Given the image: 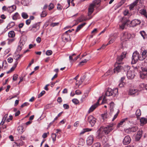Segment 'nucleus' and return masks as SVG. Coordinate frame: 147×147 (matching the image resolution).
I'll return each instance as SVG.
<instances>
[{
    "instance_id": "13d9d810",
    "label": "nucleus",
    "mask_w": 147,
    "mask_h": 147,
    "mask_svg": "<svg viewBox=\"0 0 147 147\" xmlns=\"http://www.w3.org/2000/svg\"><path fill=\"white\" fill-rule=\"evenodd\" d=\"M29 105V103L27 102H25L23 103V104H22L21 105V107L22 108L23 107H25V106H27L28 105Z\"/></svg>"
},
{
    "instance_id": "a878e982",
    "label": "nucleus",
    "mask_w": 147,
    "mask_h": 147,
    "mask_svg": "<svg viewBox=\"0 0 147 147\" xmlns=\"http://www.w3.org/2000/svg\"><path fill=\"white\" fill-rule=\"evenodd\" d=\"M140 87L141 88L140 89V90H144L145 89L147 90V84L145 85L144 84H142L140 85Z\"/></svg>"
},
{
    "instance_id": "1a4fd4ad",
    "label": "nucleus",
    "mask_w": 147,
    "mask_h": 147,
    "mask_svg": "<svg viewBox=\"0 0 147 147\" xmlns=\"http://www.w3.org/2000/svg\"><path fill=\"white\" fill-rule=\"evenodd\" d=\"M126 53L125 52H123L121 54L120 56H118L117 58L116 63L118 64H121V62L123 59L125 57Z\"/></svg>"
},
{
    "instance_id": "680f3d73",
    "label": "nucleus",
    "mask_w": 147,
    "mask_h": 147,
    "mask_svg": "<svg viewBox=\"0 0 147 147\" xmlns=\"http://www.w3.org/2000/svg\"><path fill=\"white\" fill-rule=\"evenodd\" d=\"M57 8L58 9L61 10L62 9V7L59 4H58Z\"/></svg>"
},
{
    "instance_id": "9d476101",
    "label": "nucleus",
    "mask_w": 147,
    "mask_h": 147,
    "mask_svg": "<svg viewBox=\"0 0 147 147\" xmlns=\"http://www.w3.org/2000/svg\"><path fill=\"white\" fill-rule=\"evenodd\" d=\"M96 119L93 116L90 115L88 118V121L90 124L92 126L94 125L96 122Z\"/></svg>"
},
{
    "instance_id": "6ab92c4d",
    "label": "nucleus",
    "mask_w": 147,
    "mask_h": 147,
    "mask_svg": "<svg viewBox=\"0 0 147 147\" xmlns=\"http://www.w3.org/2000/svg\"><path fill=\"white\" fill-rule=\"evenodd\" d=\"M142 131H139L138 132L136 136V141H139L141 138L142 136Z\"/></svg>"
},
{
    "instance_id": "b1692460",
    "label": "nucleus",
    "mask_w": 147,
    "mask_h": 147,
    "mask_svg": "<svg viewBox=\"0 0 147 147\" xmlns=\"http://www.w3.org/2000/svg\"><path fill=\"white\" fill-rule=\"evenodd\" d=\"M86 24V23H82V24H80L78 26L76 29V32H78V31Z\"/></svg>"
},
{
    "instance_id": "9b49d317",
    "label": "nucleus",
    "mask_w": 147,
    "mask_h": 147,
    "mask_svg": "<svg viewBox=\"0 0 147 147\" xmlns=\"http://www.w3.org/2000/svg\"><path fill=\"white\" fill-rule=\"evenodd\" d=\"M94 137L92 135H90L87 138L86 140V143L88 145H91L94 140Z\"/></svg>"
},
{
    "instance_id": "4468645a",
    "label": "nucleus",
    "mask_w": 147,
    "mask_h": 147,
    "mask_svg": "<svg viewBox=\"0 0 147 147\" xmlns=\"http://www.w3.org/2000/svg\"><path fill=\"white\" fill-rule=\"evenodd\" d=\"M131 140L130 137L129 136H126L123 140V143L124 144H128L131 142Z\"/></svg>"
},
{
    "instance_id": "393cba45",
    "label": "nucleus",
    "mask_w": 147,
    "mask_h": 147,
    "mask_svg": "<svg viewBox=\"0 0 147 147\" xmlns=\"http://www.w3.org/2000/svg\"><path fill=\"white\" fill-rule=\"evenodd\" d=\"M18 64V62L16 61L13 66L7 72V73L8 74L9 72H11L13 71L16 67Z\"/></svg>"
},
{
    "instance_id": "603ef678",
    "label": "nucleus",
    "mask_w": 147,
    "mask_h": 147,
    "mask_svg": "<svg viewBox=\"0 0 147 147\" xmlns=\"http://www.w3.org/2000/svg\"><path fill=\"white\" fill-rule=\"evenodd\" d=\"M18 76L17 74H14L13 75V80L14 81H16L18 78Z\"/></svg>"
},
{
    "instance_id": "72a5a7b5",
    "label": "nucleus",
    "mask_w": 147,
    "mask_h": 147,
    "mask_svg": "<svg viewBox=\"0 0 147 147\" xmlns=\"http://www.w3.org/2000/svg\"><path fill=\"white\" fill-rule=\"evenodd\" d=\"M22 16L24 19H27L28 17V16L27 13L25 12H23L22 13Z\"/></svg>"
},
{
    "instance_id": "69168bd1",
    "label": "nucleus",
    "mask_w": 147,
    "mask_h": 147,
    "mask_svg": "<svg viewBox=\"0 0 147 147\" xmlns=\"http://www.w3.org/2000/svg\"><path fill=\"white\" fill-rule=\"evenodd\" d=\"M7 60L9 63H11L12 62L13 59L11 57H9L7 59Z\"/></svg>"
},
{
    "instance_id": "f257e3e1",
    "label": "nucleus",
    "mask_w": 147,
    "mask_h": 147,
    "mask_svg": "<svg viewBox=\"0 0 147 147\" xmlns=\"http://www.w3.org/2000/svg\"><path fill=\"white\" fill-rule=\"evenodd\" d=\"M101 1L100 0H94L90 5L88 8V15L90 16L94 11V8L98 7L100 5Z\"/></svg>"
},
{
    "instance_id": "f704fd0d",
    "label": "nucleus",
    "mask_w": 147,
    "mask_h": 147,
    "mask_svg": "<svg viewBox=\"0 0 147 147\" xmlns=\"http://www.w3.org/2000/svg\"><path fill=\"white\" fill-rule=\"evenodd\" d=\"M51 136L54 142L56 140L57 134H56L52 133L51 134Z\"/></svg>"
},
{
    "instance_id": "2eb2a0df",
    "label": "nucleus",
    "mask_w": 147,
    "mask_h": 147,
    "mask_svg": "<svg viewBox=\"0 0 147 147\" xmlns=\"http://www.w3.org/2000/svg\"><path fill=\"white\" fill-rule=\"evenodd\" d=\"M141 23L140 21L135 19L132 21L131 22V24L132 26H136L140 24Z\"/></svg>"
},
{
    "instance_id": "864d4df0",
    "label": "nucleus",
    "mask_w": 147,
    "mask_h": 147,
    "mask_svg": "<svg viewBox=\"0 0 147 147\" xmlns=\"http://www.w3.org/2000/svg\"><path fill=\"white\" fill-rule=\"evenodd\" d=\"M119 113V110H118L117 113L115 115L113 118L112 119V121H113L117 117Z\"/></svg>"
},
{
    "instance_id": "412c9836",
    "label": "nucleus",
    "mask_w": 147,
    "mask_h": 147,
    "mask_svg": "<svg viewBox=\"0 0 147 147\" xmlns=\"http://www.w3.org/2000/svg\"><path fill=\"white\" fill-rule=\"evenodd\" d=\"M139 0H136L134 2L130 4L129 6V9L130 10L132 9L135 6L138 2Z\"/></svg>"
},
{
    "instance_id": "4be33fe9",
    "label": "nucleus",
    "mask_w": 147,
    "mask_h": 147,
    "mask_svg": "<svg viewBox=\"0 0 147 147\" xmlns=\"http://www.w3.org/2000/svg\"><path fill=\"white\" fill-rule=\"evenodd\" d=\"M127 118H126L124 119H122L121 121L117 125V127H119L121 126L125 122L127 121Z\"/></svg>"
},
{
    "instance_id": "39448f33",
    "label": "nucleus",
    "mask_w": 147,
    "mask_h": 147,
    "mask_svg": "<svg viewBox=\"0 0 147 147\" xmlns=\"http://www.w3.org/2000/svg\"><path fill=\"white\" fill-rule=\"evenodd\" d=\"M131 37V35L128 32H123L121 35V40L124 41H127L129 40Z\"/></svg>"
},
{
    "instance_id": "a211bd4d",
    "label": "nucleus",
    "mask_w": 147,
    "mask_h": 147,
    "mask_svg": "<svg viewBox=\"0 0 147 147\" xmlns=\"http://www.w3.org/2000/svg\"><path fill=\"white\" fill-rule=\"evenodd\" d=\"M138 90L134 88H131L129 92V94L131 95H133L138 92Z\"/></svg>"
},
{
    "instance_id": "cd10ccee",
    "label": "nucleus",
    "mask_w": 147,
    "mask_h": 147,
    "mask_svg": "<svg viewBox=\"0 0 147 147\" xmlns=\"http://www.w3.org/2000/svg\"><path fill=\"white\" fill-rule=\"evenodd\" d=\"M140 13L141 14L143 15L147 18V13L145 9H143L140 10Z\"/></svg>"
},
{
    "instance_id": "c85d7f7f",
    "label": "nucleus",
    "mask_w": 147,
    "mask_h": 147,
    "mask_svg": "<svg viewBox=\"0 0 147 147\" xmlns=\"http://www.w3.org/2000/svg\"><path fill=\"white\" fill-rule=\"evenodd\" d=\"M147 73L141 72L140 74V77L142 79H144L146 76Z\"/></svg>"
},
{
    "instance_id": "0eeeda50",
    "label": "nucleus",
    "mask_w": 147,
    "mask_h": 147,
    "mask_svg": "<svg viewBox=\"0 0 147 147\" xmlns=\"http://www.w3.org/2000/svg\"><path fill=\"white\" fill-rule=\"evenodd\" d=\"M113 125V123L109 124L103 128V131L105 134H108L114 129Z\"/></svg>"
},
{
    "instance_id": "20e7f679",
    "label": "nucleus",
    "mask_w": 147,
    "mask_h": 147,
    "mask_svg": "<svg viewBox=\"0 0 147 147\" xmlns=\"http://www.w3.org/2000/svg\"><path fill=\"white\" fill-rule=\"evenodd\" d=\"M40 26V22L33 24L29 27V30L32 32H35L39 30Z\"/></svg>"
},
{
    "instance_id": "aec40b11",
    "label": "nucleus",
    "mask_w": 147,
    "mask_h": 147,
    "mask_svg": "<svg viewBox=\"0 0 147 147\" xmlns=\"http://www.w3.org/2000/svg\"><path fill=\"white\" fill-rule=\"evenodd\" d=\"M141 125H143L146 124L147 122V118L144 117H142L140 119Z\"/></svg>"
},
{
    "instance_id": "5fc2aeb1",
    "label": "nucleus",
    "mask_w": 147,
    "mask_h": 147,
    "mask_svg": "<svg viewBox=\"0 0 147 147\" xmlns=\"http://www.w3.org/2000/svg\"><path fill=\"white\" fill-rule=\"evenodd\" d=\"M76 54L75 53H74L72 54L71 55H70L69 56V59L70 60H73V56H74L76 55Z\"/></svg>"
},
{
    "instance_id": "f03ea898",
    "label": "nucleus",
    "mask_w": 147,
    "mask_h": 147,
    "mask_svg": "<svg viewBox=\"0 0 147 147\" xmlns=\"http://www.w3.org/2000/svg\"><path fill=\"white\" fill-rule=\"evenodd\" d=\"M129 69H130V67L129 66H122L119 64H118V65L114 69V70L115 73L117 72V73L118 72L123 70L125 72L127 71V70Z\"/></svg>"
},
{
    "instance_id": "0e129e2a",
    "label": "nucleus",
    "mask_w": 147,
    "mask_h": 147,
    "mask_svg": "<svg viewBox=\"0 0 147 147\" xmlns=\"http://www.w3.org/2000/svg\"><path fill=\"white\" fill-rule=\"evenodd\" d=\"M31 22V21L30 20V19H28L26 20V23L27 25H29L30 24Z\"/></svg>"
},
{
    "instance_id": "7c9ffc66",
    "label": "nucleus",
    "mask_w": 147,
    "mask_h": 147,
    "mask_svg": "<svg viewBox=\"0 0 147 147\" xmlns=\"http://www.w3.org/2000/svg\"><path fill=\"white\" fill-rule=\"evenodd\" d=\"M18 130L20 134H22L24 131V128L22 126H19L18 127Z\"/></svg>"
},
{
    "instance_id": "49530a36",
    "label": "nucleus",
    "mask_w": 147,
    "mask_h": 147,
    "mask_svg": "<svg viewBox=\"0 0 147 147\" xmlns=\"http://www.w3.org/2000/svg\"><path fill=\"white\" fill-rule=\"evenodd\" d=\"M15 23L13 22H11L7 26V27H9V28H11L14 26L15 25Z\"/></svg>"
},
{
    "instance_id": "6e6552de",
    "label": "nucleus",
    "mask_w": 147,
    "mask_h": 147,
    "mask_svg": "<svg viewBox=\"0 0 147 147\" xmlns=\"http://www.w3.org/2000/svg\"><path fill=\"white\" fill-rule=\"evenodd\" d=\"M128 69L127 70V78L129 79H132L135 76L134 72V70Z\"/></svg>"
},
{
    "instance_id": "f8f14e48",
    "label": "nucleus",
    "mask_w": 147,
    "mask_h": 147,
    "mask_svg": "<svg viewBox=\"0 0 147 147\" xmlns=\"http://www.w3.org/2000/svg\"><path fill=\"white\" fill-rule=\"evenodd\" d=\"M62 39L63 41L64 42H67L70 39V36L68 34L65 32L62 35Z\"/></svg>"
},
{
    "instance_id": "ea45409f",
    "label": "nucleus",
    "mask_w": 147,
    "mask_h": 147,
    "mask_svg": "<svg viewBox=\"0 0 147 147\" xmlns=\"http://www.w3.org/2000/svg\"><path fill=\"white\" fill-rule=\"evenodd\" d=\"M137 127H133L131 128H130V130L131 132H135L137 130Z\"/></svg>"
},
{
    "instance_id": "4c0bfd02",
    "label": "nucleus",
    "mask_w": 147,
    "mask_h": 147,
    "mask_svg": "<svg viewBox=\"0 0 147 147\" xmlns=\"http://www.w3.org/2000/svg\"><path fill=\"white\" fill-rule=\"evenodd\" d=\"M7 115H8V114H6L4 116V117L3 118V119H2V121H1V123L0 124V125H1V124H2V125L4 123V121L5 120L6 118L7 117Z\"/></svg>"
},
{
    "instance_id": "6e6d98bb",
    "label": "nucleus",
    "mask_w": 147,
    "mask_h": 147,
    "mask_svg": "<svg viewBox=\"0 0 147 147\" xmlns=\"http://www.w3.org/2000/svg\"><path fill=\"white\" fill-rule=\"evenodd\" d=\"M59 24V22L53 23L51 24V26L52 27H54L55 26L58 25Z\"/></svg>"
},
{
    "instance_id": "dca6fc26",
    "label": "nucleus",
    "mask_w": 147,
    "mask_h": 147,
    "mask_svg": "<svg viewBox=\"0 0 147 147\" xmlns=\"http://www.w3.org/2000/svg\"><path fill=\"white\" fill-rule=\"evenodd\" d=\"M143 51V50L141 49V53L142 56H140V61H142L145 59L146 57V55L147 53V51L146 50H144L143 51Z\"/></svg>"
},
{
    "instance_id": "f3484780",
    "label": "nucleus",
    "mask_w": 147,
    "mask_h": 147,
    "mask_svg": "<svg viewBox=\"0 0 147 147\" xmlns=\"http://www.w3.org/2000/svg\"><path fill=\"white\" fill-rule=\"evenodd\" d=\"M16 8V6L13 5L7 8V10L9 13H11L15 10Z\"/></svg>"
},
{
    "instance_id": "423d86ee",
    "label": "nucleus",
    "mask_w": 147,
    "mask_h": 147,
    "mask_svg": "<svg viewBox=\"0 0 147 147\" xmlns=\"http://www.w3.org/2000/svg\"><path fill=\"white\" fill-rule=\"evenodd\" d=\"M140 57L139 53L137 51H135L133 53L132 57V63H135L138 59L140 60Z\"/></svg>"
},
{
    "instance_id": "58836bf2",
    "label": "nucleus",
    "mask_w": 147,
    "mask_h": 147,
    "mask_svg": "<svg viewBox=\"0 0 147 147\" xmlns=\"http://www.w3.org/2000/svg\"><path fill=\"white\" fill-rule=\"evenodd\" d=\"M20 45L18 47L17 50L18 51H20L22 49V47L24 45V43L23 42H21V40L20 42Z\"/></svg>"
},
{
    "instance_id": "3c124183",
    "label": "nucleus",
    "mask_w": 147,
    "mask_h": 147,
    "mask_svg": "<svg viewBox=\"0 0 147 147\" xmlns=\"http://www.w3.org/2000/svg\"><path fill=\"white\" fill-rule=\"evenodd\" d=\"M49 10H50L54 8L53 4L52 3H51L49 5Z\"/></svg>"
},
{
    "instance_id": "e433bc0d",
    "label": "nucleus",
    "mask_w": 147,
    "mask_h": 147,
    "mask_svg": "<svg viewBox=\"0 0 147 147\" xmlns=\"http://www.w3.org/2000/svg\"><path fill=\"white\" fill-rule=\"evenodd\" d=\"M86 19H84V16H81L78 19V21L79 22H81L84 20H86Z\"/></svg>"
},
{
    "instance_id": "5701e85b",
    "label": "nucleus",
    "mask_w": 147,
    "mask_h": 147,
    "mask_svg": "<svg viewBox=\"0 0 147 147\" xmlns=\"http://www.w3.org/2000/svg\"><path fill=\"white\" fill-rule=\"evenodd\" d=\"M15 35V32L13 31H9L8 33V36L9 37H14Z\"/></svg>"
},
{
    "instance_id": "338daca9",
    "label": "nucleus",
    "mask_w": 147,
    "mask_h": 147,
    "mask_svg": "<svg viewBox=\"0 0 147 147\" xmlns=\"http://www.w3.org/2000/svg\"><path fill=\"white\" fill-rule=\"evenodd\" d=\"M75 93L76 94L79 95L82 93L79 90H77L75 91Z\"/></svg>"
},
{
    "instance_id": "7ed1b4c3",
    "label": "nucleus",
    "mask_w": 147,
    "mask_h": 147,
    "mask_svg": "<svg viewBox=\"0 0 147 147\" xmlns=\"http://www.w3.org/2000/svg\"><path fill=\"white\" fill-rule=\"evenodd\" d=\"M118 95V89L116 88L112 90L110 88H109L105 93L106 96H117Z\"/></svg>"
},
{
    "instance_id": "09e8293b",
    "label": "nucleus",
    "mask_w": 147,
    "mask_h": 147,
    "mask_svg": "<svg viewBox=\"0 0 147 147\" xmlns=\"http://www.w3.org/2000/svg\"><path fill=\"white\" fill-rule=\"evenodd\" d=\"M52 53V51L51 50L47 51L46 53V54L47 55H50Z\"/></svg>"
},
{
    "instance_id": "2f4dec72",
    "label": "nucleus",
    "mask_w": 147,
    "mask_h": 147,
    "mask_svg": "<svg viewBox=\"0 0 147 147\" xmlns=\"http://www.w3.org/2000/svg\"><path fill=\"white\" fill-rule=\"evenodd\" d=\"M110 111L111 112H113V108L114 106V103L113 102H111L110 103Z\"/></svg>"
},
{
    "instance_id": "79ce46f5",
    "label": "nucleus",
    "mask_w": 147,
    "mask_h": 147,
    "mask_svg": "<svg viewBox=\"0 0 147 147\" xmlns=\"http://www.w3.org/2000/svg\"><path fill=\"white\" fill-rule=\"evenodd\" d=\"M47 13L45 12V11L43 10L40 16L41 17H44L46 16H47Z\"/></svg>"
},
{
    "instance_id": "473e14b6",
    "label": "nucleus",
    "mask_w": 147,
    "mask_h": 147,
    "mask_svg": "<svg viewBox=\"0 0 147 147\" xmlns=\"http://www.w3.org/2000/svg\"><path fill=\"white\" fill-rule=\"evenodd\" d=\"M91 57V56L90 55H88V59H84V60L80 62V64H81L82 63H86L90 59Z\"/></svg>"
},
{
    "instance_id": "e2e57ef3",
    "label": "nucleus",
    "mask_w": 147,
    "mask_h": 147,
    "mask_svg": "<svg viewBox=\"0 0 147 147\" xmlns=\"http://www.w3.org/2000/svg\"><path fill=\"white\" fill-rule=\"evenodd\" d=\"M142 72L144 73L147 72V68L146 67H142Z\"/></svg>"
},
{
    "instance_id": "c9c22d12",
    "label": "nucleus",
    "mask_w": 147,
    "mask_h": 147,
    "mask_svg": "<svg viewBox=\"0 0 147 147\" xmlns=\"http://www.w3.org/2000/svg\"><path fill=\"white\" fill-rule=\"evenodd\" d=\"M136 115L137 117H140L141 115V111L140 109H138L136 112Z\"/></svg>"
},
{
    "instance_id": "a19ab883",
    "label": "nucleus",
    "mask_w": 147,
    "mask_h": 147,
    "mask_svg": "<svg viewBox=\"0 0 147 147\" xmlns=\"http://www.w3.org/2000/svg\"><path fill=\"white\" fill-rule=\"evenodd\" d=\"M140 34L144 39H145L146 37V34L144 31H142L140 32Z\"/></svg>"
},
{
    "instance_id": "ddd939ff",
    "label": "nucleus",
    "mask_w": 147,
    "mask_h": 147,
    "mask_svg": "<svg viewBox=\"0 0 147 147\" xmlns=\"http://www.w3.org/2000/svg\"><path fill=\"white\" fill-rule=\"evenodd\" d=\"M99 105L98 101H97L96 103L92 105L88 111V113H90L92 112Z\"/></svg>"
},
{
    "instance_id": "37998d69",
    "label": "nucleus",
    "mask_w": 147,
    "mask_h": 147,
    "mask_svg": "<svg viewBox=\"0 0 147 147\" xmlns=\"http://www.w3.org/2000/svg\"><path fill=\"white\" fill-rule=\"evenodd\" d=\"M100 144L99 142H96L94 144L92 147H100Z\"/></svg>"
},
{
    "instance_id": "c03bdc74",
    "label": "nucleus",
    "mask_w": 147,
    "mask_h": 147,
    "mask_svg": "<svg viewBox=\"0 0 147 147\" xmlns=\"http://www.w3.org/2000/svg\"><path fill=\"white\" fill-rule=\"evenodd\" d=\"M89 129L88 128H86L83 130L80 133V135L84 134L85 132L89 131Z\"/></svg>"
},
{
    "instance_id": "4d7b16f0",
    "label": "nucleus",
    "mask_w": 147,
    "mask_h": 147,
    "mask_svg": "<svg viewBox=\"0 0 147 147\" xmlns=\"http://www.w3.org/2000/svg\"><path fill=\"white\" fill-rule=\"evenodd\" d=\"M88 96V94L87 93H85L83 95L82 100L84 99L86 97Z\"/></svg>"
},
{
    "instance_id": "774afa93",
    "label": "nucleus",
    "mask_w": 147,
    "mask_h": 147,
    "mask_svg": "<svg viewBox=\"0 0 147 147\" xmlns=\"http://www.w3.org/2000/svg\"><path fill=\"white\" fill-rule=\"evenodd\" d=\"M129 13V11L128 10H125L123 12V14L124 16H126Z\"/></svg>"
},
{
    "instance_id": "8fccbe9b",
    "label": "nucleus",
    "mask_w": 147,
    "mask_h": 147,
    "mask_svg": "<svg viewBox=\"0 0 147 147\" xmlns=\"http://www.w3.org/2000/svg\"><path fill=\"white\" fill-rule=\"evenodd\" d=\"M45 91L44 90L42 91L41 93L38 95V98H40L45 93Z\"/></svg>"
},
{
    "instance_id": "a18cd8bd",
    "label": "nucleus",
    "mask_w": 147,
    "mask_h": 147,
    "mask_svg": "<svg viewBox=\"0 0 147 147\" xmlns=\"http://www.w3.org/2000/svg\"><path fill=\"white\" fill-rule=\"evenodd\" d=\"M80 80L81 81V83H80L79 84H78L76 82V86H79V85H81L82 83V82L84 80V79L83 77L81 78Z\"/></svg>"
},
{
    "instance_id": "bf43d9fd",
    "label": "nucleus",
    "mask_w": 147,
    "mask_h": 147,
    "mask_svg": "<svg viewBox=\"0 0 147 147\" xmlns=\"http://www.w3.org/2000/svg\"><path fill=\"white\" fill-rule=\"evenodd\" d=\"M22 55H17L16 57V61L18 62V59H20L21 57H22Z\"/></svg>"
},
{
    "instance_id": "bb28decb",
    "label": "nucleus",
    "mask_w": 147,
    "mask_h": 147,
    "mask_svg": "<svg viewBox=\"0 0 147 147\" xmlns=\"http://www.w3.org/2000/svg\"><path fill=\"white\" fill-rule=\"evenodd\" d=\"M19 15L17 12L12 17V19L13 20H16L19 18Z\"/></svg>"
},
{
    "instance_id": "c756f323",
    "label": "nucleus",
    "mask_w": 147,
    "mask_h": 147,
    "mask_svg": "<svg viewBox=\"0 0 147 147\" xmlns=\"http://www.w3.org/2000/svg\"><path fill=\"white\" fill-rule=\"evenodd\" d=\"M129 21L128 20H127L125 22L123 23L120 26V28H121L122 30H123L125 26L127 24V22Z\"/></svg>"
},
{
    "instance_id": "de8ad7c7",
    "label": "nucleus",
    "mask_w": 147,
    "mask_h": 147,
    "mask_svg": "<svg viewBox=\"0 0 147 147\" xmlns=\"http://www.w3.org/2000/svg\"><path fill=\"white\" fill-rule=\"evenodd\" d=\"M72 101L76 105L79 102L78 100L76 98H74L72 99Z\"/></svg>"
},
{
    "instance_id": "052dcab7",
    "label": "nucleus",
    "mask_w": 147,
    "mask_h": 147,
    "mask_svg": "<svg viewBox=\"0 0 147 147\" xmlns=\"http://www.w3.org/2000/svg\"><path fill=\"white\" fill-rule=\"evenodd\" d=\"M63 107L65 109H68L69 108V107L68 105L67 104H64L63 105Z\"/></svg>"
}]
</instances>
